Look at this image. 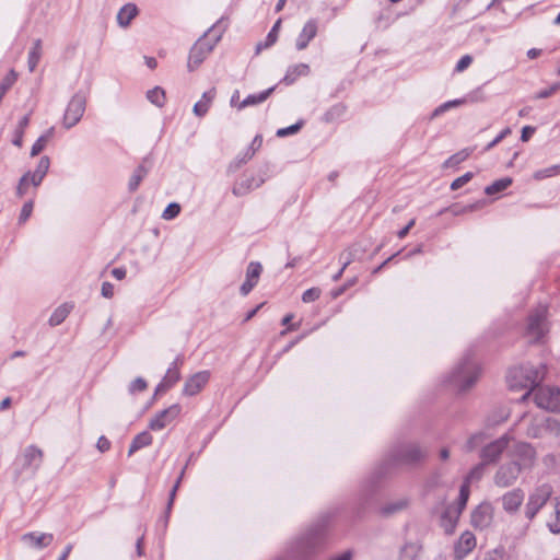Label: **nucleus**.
Here are the masks:
<instances>
[{
  "label": "nucleus",
  "mask_w": 560,
  "mask_h": 560,
  "mask_svg": "<svg viewBox=\"0 0 560 560\" xmlns=\"http://www.w3.org/2000/svg\"><path fill=\"white\" fill-rule=\"evenodd\" d=\"M225 30L226 26L222 24V20H219L196 40L188 55L187 69L189 72L198 69L208 58L217 44L221 40Z\"/></svg>",
  "instance_id": "nucleus-1"
},
{
  "label": "nucleus",
  "mask_w": 560,
  "mask_h": 560,
  "mask_svg": "<svg viewBox=\"0 0 560 560\" xmlns=\"http://www.w3.org/2000/svg\"><path fill=\"white\" fill-rule=\"evenodd\" d=\"M546 366L540 364L535 366L533 364H520L509 370L506 382L511 389L520 390L526 389V393L521 397L520 401H524L530 395L532 390L545 377Z\"/></svg>",
  "instance_id": "nucleus-2"
},
{
  "label": "nucleus",
  "mask_w": 560,
  "mask_h": 560,
  "mask_svg": "<svg viewBox=\"0 0 560 560\" xmlns=\"http://www.w3.org/2000/svg\"><path fill=\"white\" fill-rule=\"evenodd\" d=\"M480 374V365L468 355L463 358L453 370L443 377V383L458 393H464L476 384Z\"/></svg>",
  "instance_id": "nucleus-3"
},
{
  "label": "nucleus",
  "mask_w": 560,
  "mask_h": 560,
  "mask_svg": "<svg viewBox=\"0 0 560 560\" xmlns=\"http://www.w3.org/2000/svg\"><path fill=\"white\" fill-rule=\"evenodd\" d=\"M520 422L526 423L524 433L527 438L542 440L550 445L560 443V422L557 419L524 413Z\"/></svg>",
  "instance_id": "nucleus-4"
},
{
  "label": "nucleus",
  "mask_w": 560,
  "mask_h": 560,
  "mask_svg": "<svg viewBox=\"0 0 560 560\" xmlns=\"http://www.w3.org/2000/svg\"><path fill=\"white\" fill-rule=\"evenodd\" d=\"M549 331L548 307L539 305L528 316L526 335L532 342L540 341Z\"/></svg>",
  "instance_id": "nucleus-5"
},
{
  "label": "nucleus",
  "mask_w": 560,
  "mask_h": 560,
  "mask_svg": "<svg viewBox=\"0 0 560 560\" xmlns=\"http://www.w3.org/2000/svg\"><path fill=\"white\" fill-rule=\"evenodd\" d=\"M88 93L85 91L75 92L69 100L63 117L62 125L66 129L74 127L83 117L86 109Z\"/></svg>",
  "instance_id": "nucleus-6"
},
{
  "label": "nucleus",
  "mask_w": 560,
  "mask_h": 560,
  "mask_svg": "<svg viewBox=\"0 0 560 560\" xmlns=\"http://www.w3.org/2000/svg\"><path fill=\"white\" fill-rule=\"evenodd\" d=\"M552 494V487L548 483L536 487L528 495L525 505V515L528 520H533L541 508L548 502Z\"/></svg>",
  "instance_id": "nucleus-7"
},
{
  "label": "nucleus",
  "mask_w": 560,
  "mask_h": 560,
  "mask_svg": "<svg viewBox=\"0 0 560 560\" xmlns=\"http://www.w3.org/2000/svg\"><path fill=\"white\" fill-rule=\"evenodd\" d=\"M427 452L416 443L401 444L394 448L392 458L397 464L412 465L422 460Z\"/></svg>",
  "instance_id": "nucleus-8"
},
{
  "label": "nucleus",
  "mask_w": 560,
  "mask_h": 560,
  "mask_svg": "<svg viewBox=\"0 0 560 560\" xmlns=\"http://www.w3.org/2000/svg\"><path fill=\"white\" fill-rule=\"evenodd\" d=\"M534 400L537 407L559 412L560 411V388L551 386L538 387L534 392Z\"/></svg>",
  "instance_id": "nucleus-9"
},
{
  "label": "nucleus",
  "mask_w": 560,
  "mask_h": 560,
  "mask_svg": "<svg viewBox=\"0 0 560 560\" xmlns=\"http://www.w3.org/2000/svg\"><path fill=\"white\" fill-rule=\"evenodd\" d=\"M522 474V466L517 462H508L498 467L493 475V483L499 488H509L516 483Z\"/></svg>",
  "instance_id": "nucleus-10"
},
{
  "label": "nucleus",
  "mask_w": 560,
  "mask_h": 560,
  "mask_svg": "<svg viewBox=\"0 0 560 560\" xmlns=\"http://www.w3.org/2000/svg\"><path fill=\"white\" fill-rule=\"evenodd\" d=\"M511 455L513 457L512 462H517L518 465L522 466V471L532 469L536 464V450L529 443H515L511 452Z\"/></svg>",
  "instance_id": "nucleus-11"
},
{
  "label": "nucleus",
  "mask_w": 560,
  "mask_h": 560,
  "mask_svg": "<svg viewBox=\"0 0 560 560\" xmlns=\"http://www.w3.org/2000/svg\"><path fill=\"white\" fill-rule=\"evenodd\" d=\"M510 442L511 436L509 434H503L499 439L482 446L480 450V458L482 459V463L487 465L497 462L509 446Z\"/></svg>",
  "instance_id": "nucleus-12"
},
{
  "label": "nucleus",
  "mask_w": 560,
  "mask_h": 560,
  "mask_svg": "<svg viewBox=\"0 0 560 560\" xmlns=\"http://www.w3.org/2000/svg\"><path fill=\"white\" fill-rule=\"evenodd\" d=\"M180 411L182 407L178 404H173L170 407L159 411L149 421V429L152 431L163 430L179 416Z\"/></svg>",
  "instance_id": "nucleus-13"
},
{
  "label": "nucleus",
  "mask_w": 560,
  "mask_h": 560,
  "mask_svg": "<svg viewBox=\"0 0 560 560\" xmlns=\"http://www.w3.org/2000/svg\"><path fill=\"white\" fill-rule=\"evenodd\" d=\"M493 521V508L490 503H480L471 513L470 523L477 529L488 528Z\"/></svg>",
  "instance_id": "nucleus-14"
},
{
  "label": "nucleus",
  "mask_w": 560,
  "mask_h": 560,
  "mask_svg": "<svg viewBox=\"0 0 560 560\" xmlns=\"http://www.w3.org/2000/svg\"><path fill=\"white\" fill-rule=\"evenodd\" d=\"M210 380L209 371H199L188 377L183 386V395L195 396L208 384Z\"/></svg>",
  "instance_id": "nucleus-15"
},
{
  "label": "nucleus",
  "mask_w": 560,
  "mask_h": 560,
  "mask_svg": "<svg viewBox=\"0 0 560 560\" xmlns=\"http://www.w3.org/2000/svg\"><path fill=\"white\" fill-rule=\"evenodd\" d=\"M476 545L475 535L469 530H465L454 544V559L463 560L475 549Z\"/></svg>",
  "instance_id": "nucleus-16"
},
{
  "label": "nucleus",
  "mask_w": 560,
  "mask_h": 560,
  "mask_svg": "<svg viewBox=\"0 0 560 560\" xmlns=\"http://www.w3.org/2000/svg\"><path fill=\"white\" fill-rule=\"evenodd\" d=\"M318 32L317 21L314 19L308 20L295 39V48L301 51L304 50L312 39L315 38Z\"/></svg>",
  "instance_id": "nucleus-17"
},
{
  "label": "nucleus",
  "mask_w": 560,
  "mask_h": 560,
  "mask_svg": "<svg viewBox=\"0 0 560 560\" xmlns=\"http://www.w3.org/2000/svg\"><path fill=\"white\" fill-rule=\"evenodd\" d=\"M524 501V491L515 488L501 497L502 508L506 513H516Z\"/></svg>",
  "instance_id": "nucleus-18"
},
{
  "label": "nucleus",
  "mask_w": 560,
  "mask_h": 560,
  "mask_svg": "<svg viewBox=\"0 0 560 560\" xmlns=\"http://www.w3.org/2000/svg\"><path fill=\"white\" fill-rule=\"evenodd\" d=\"M463 511L456 508L454 504L448 505L443 514L441 515V527L444 529L445 534L452 535L457 526L459 516Z\"/></svg>",
  "instance_id": "nucleus-19"
},
{
  "label": "nucleus",
  "mask_w": 560,
  "mask_h": 560,
  "mask_svg": "<svg viewBox=\"0 0 560 560\" xmlns=\"http://www.w3.org/2000/svg\"><path fill=\"white\" fill-rule=\"evenodd\" d=\"M139 14V9L136 3H125L117 12L116 22L120 28H128L133 19Z\"/></svg>",
  "instance_id": "nucleus-20"
},
{
  "label": "nucleus",
  "mask_w": 560,
  "mask_h": 560,
  "mask_svg": "<svg viewBox=\"0 0 560 560\" xmlns=\"http://www.w3.org/2000/svg\"><path fill=\"white\" fill-rule=\"evenodd\" d=\"M217 90L215 88H211L208 91L203 92L201 98L195 103L192 107V113L197 117H203L208 113L209 108L213 100L215 98Z\"/></svg>",
  "instance_id": "nucleus-21"
},
{
  "label": "nucleus",
  "mask_w": 560,
  "mask_h": 560,
  "mask_svg": "<svg viewBox=\"0 0 560 560\" xmlns=\"http://www.w3.org/2000/svg\"><path fill=\"white\" fill-rule=\"evenodd\" d=\"M310 73L307 63H295L287 69L282 82L287 85L294 83L300 77H306Z\"/></svg>",
  "instance_id": "nucleus-22"
},
{
  "label": "nucleus",
  "mask_w": 560,
  "mask_h": 560,
  "mask_svg": "<svg viewBox=\"0 0 560 560\" xmlns=\"http://www.w3.org/2000/svg\"><path fill=\"white\" fill-rule=\"evenodd\" d=\"M275 89H276V86H271V88H269L265 91H261L257 94H249L243 101L240 102L238 110H242L248 106H256V105L264 103L270 96V94L275 91Z\"/></svg>",
  "instance_id": "nucleus-23"
},
{
  "label": "nucleus",
  "mask_w": 560,
  "mask_h": 560,
  "mask_svg": "<svg viewBox=\"0 0 560 560\" xmlns=\"http://www.w3.org/2000/svg\"><path fill=\"white\" fill-rule=\"evenodd\" d=\"M33 188H35V173L27 171L19 180L16 186V196L23 198Z\"/></svg>",
  "instance_id": "nucleus-24"
},
{
  "label": "nucleus",
  "mask_w": 560,
  "mask_h": 560,
  "mask_svg": "<svg viewBox=\"0 0 560 560\" xmlns=\"http://www.w3.org/2000/svg\"><path fill=\"white\" fill-rule=\"evenodd\" d=\"M72 310H73L72 303L67 302V303L59 305L51 313L49 320H48L49 325L52 327L60 325L68 317V315L71 313Z\"/></svg>",
  "instance_id": "nucleus-25"
},
{
  "label": "nucleus",
  "mask_w": 560,
  "mask_h": 560,
  "mask_svg": "<svg viewBox=\"0 0 560 560\" xmlns=\"http://www.w3.org/2000/svg\"><path fill=\"white\" fill-rule=\"evenodd\" d=\"M409 504L408 499L399 498L381 506L380 512L384 516H389L405 510Z\"/></svg>",
  "instance_id": "nucleus-26"
},
{
  "label": "nucleus",
  "mask_w": 560,
  "mask_h": 560,
  "mask_svg": "<svg viewBox=\"0 0 560 560\" xmlns=\"http://www.w3.org/2000/svg\"><path fill=\"white\" fill-rule=\"evenodd\" d=\"M152 441H153V438L148 431L140 432L131 441V444L128 450V455L130 456L135 452L139 451L140 448L149 446L152 443Z\"/></svg>",
  "instance_id": "nucleus-27"
},
{
  "label": "nucleus",
  "mask_w": 560,
  "mask_h": 560,
  "mask_svg": "<svg viewBox=\"0 0 560 560\" xmlns=\"http://www.w3.org/2000/svg\"><path fill=\"white\" fill-rule=\"evenodd\" d=\"M471 153H472L471 148H465V149L454 153L453 155H451L447 160H445L443 163V167L448 168V167L457 166L458 164L466 161L470 156Z\"/></svg>",
  "instance_id": "nucleus-28"
},
{
  "label": "nucleus",
  "mask_w": 560,
  "mask_h": 560,
  "mask_svg": "<svg viewBox=\"0 0 560 560\" xmlns=\"http://www.w3.org/2000/svg\"><path fill=\"white\" fill-rule=\"evenodd\" d=\"M512 183L513 179L511 177L500 178L498 180H494L491 185L486 186L485 194L488 196H493L509 188L512 185Z\"/></svg>",
  "instance_id": "nucleus-29"
},
{
  "label": "nucleus",
  "mask_w": 560,
  "mask_h": 560,
  "mask_svg": "<svg viewBox=\"0 0 560 560\" xmlns=\"http://www.w3.org/2000/svg\"><path fill=\"white\" fill-rule=\"evenodd\" d=\"M259 183L254 184V178H246L236 183L232 188V192L236 197H242L248 194L252 189L259 187Z\"/></svg>",
  "instance_id": "nucleus-30"
},
{
  "label": "nucleus",
  "mask_w": 560,
  "mask_h": 560,
  "mask_svg": "<svg viewBox=\"0 0 560 560\" xmlns=\"http://www.w3.org/2000/svg\"><path fill=\"white\" fill-rule=\"evenodd\" d=\"M148 170L143 165H139L131 174L128 182L129 191L133 192L138 189L142 179L147 176Z\"/></svg>",
  "instance_id": "nucleus-31"
},
{
  "label": "nucleus",
  "mask_w": 560,
  "mask_h": 560,
  "mask_svg": "<svg viewBox=\"0 0 560 560\" xmlns=\"http://www.w3.org/2000/svg\"><path fill=\"white\" fill-rule=\"evenodd\" d=\"M486 439L483 432H476L468 438L463 448L467 453L474 452L485 443Z\"/></svg>",
  "instance_id": "nucleus-32"
},
{
  "label": "nucleus",
  "mask_w": 560,
  "mask_h": 560,
  "mask_svg": "<svg viewBox=\"0 0 560 560\" xmlns=\"http://www.w3.org/2000/svg\"><path fill=\"white\" fill-rule=\"evenodd\" d=\"M147 98L153 105L163 107L165 104V91L160 86H154L147 92Z\"/></svg>",
  "instance_id": "nucleus-33"
},
{
  "label": "nucleus",
  "mask_w": 560,
  "mask_h": 560,
  "mask_svg": "<svg viewBox=\"0 0 560 560\" xmlns=\"http://www.w3.org/2000/svg\"><path fill=\"white\" fill-rule=\"evenodd\" d=\"M180 378V371L178 368V359L174 360L168 366L163 381L172 387Z\"/></svg>",
  "instance_id": "nucleus-34"
},
{
  "label": "nucleus",
  "mask_w": 560,
  "mask_h": 560,
  "mask_svg": "<svg viewBox=\"0 0 560 560\" xmlns=\"http://www.w3.org/2000/svg\"><path fill=\"white\" fill-rule=\"evenodd\" d=\"M547 526L552 534H560V497L556 498L553 514Z\"/></svg>",
  "instance_id": "nucleus-35"
},
{
  "label": "nucleus",
  "mask_w": 560,
  "mask_h": 560,
  "mask_svg": "<svg viewBox=\"0 0 560 560\" xmlns=\"http://www.w3.org/2000/svg\"><path fill=\"white\" fill-rule=\"evenodd\" d=\"M262 271V266L259 261H250L246 269L245 280L253 282L254 284L258 283L259 277Z\"/></svg>",
  "instance_id": "nucleus-36"
},
{
  "label": "nucleus",
  "mask_w": 560,
  "mask_h": 560,
  "mask_svg": "<svg viewBox=\"0 0 560 560\" xmlns=\"http://www.w3.org/2000/svg\"><path fill=\"white\" fill-rule=\"evenodd\" d=\"M280 24H281V20L279 19L275 23V25L271 27V30L269 31L265 42L264 43H259L257 45V51L261 50L262 48H268V47H270L271 45H273L277 42Z\"/></svg>",
  "instance_id": "nucleus-37"
},
{
  "label": "nucleus",
  "mask_w": 560,
  "mask_h": 560,
  "mask_svg": "<svg viewBox=\"0 0 560 560\" xmlns=\"http://www.w3.org/2000/svg\"><path fill=\"white\" fill-rule=\"evenodd\" d=\"M464 103H465V100H463V98H456V100L447 101V102L441 104L440 106H438L433 110V113L431 115V118L433 119V118L442 115L443 113L450 110L451 108L460 106Z\"/></svg>",
  "instance_id": "nucleus-38"
},
{
  "label": "nucleus",
  "mask_w": 560,
  "mask_h": 560,
  "mask_svg": "<svg viewBox=\"0 0 560 560\" xmlns=\"http://www.w3.org/2000/svg\"><path fill=\"white\" fill-rule=\"evenodd\" d=\"M485 469L486 464L482 462L479 463L478 465L470 469L464 481L470 485L474 481L480 480L485 474Z\"/></svg>",
  "instance_id": "nucleus-39"
},
{
  "label": "nucleus",
  "mask_w": 560,
  "mask_h": 560,
  "mask_svg": "<svg viewBox=\"0 0 560 560\" xmlns=\"http://www.w3.org/2000/svg\"><path fill=\"white\" fill-rule=\"evenodd\" d=\"M33 210H34L33 200H27L26 202H24V205L20 211L19 218H18V225L21 226V225L25 224L26 221L31 218Z\"/></svg>",
  "instance_id": "nucleus-40"
},
{
  "label": "nucleus",
  "mask_w": 560,
  "mask_h": 560,
  "mask_svg": "<svg viewBox=\"0 0 560 560\" xmlns=\"http://www.w3.org/2000/svg\"><path fill=\"white\" fill-rule=\"evenodd\" d=\"M559 173H560V164L559 165H553V166H550V167H547V168H544V170H539V171L534 173L533 177L536 180H540V179H544V178H548V177L555 176V175H557Z\"/></svg>",
  "instance_id": "nucleus-41"
},
{
  "label": "nucleus",
  "mask_w": 560,
  "mask_h": 560,
  "mask_svg": "<svg viewBox=\"0 0 560 560\" xmlns=\"http://www.w3.org/2000/svg\"><path fill=\"white\" fill-rule=\"evenodd\" d=\"M469 494H470L469 483L464 481L459 489L458 501L455 506L460 509V511H463L467 504Z\"/></svg>",
  "instance_id": "nucleus-42"
},
{
  "label": "nucleus",
  "mask_w": 560,
  "mask_h": 560,
  "mask_svg": "<svg viewBox=\"0 0 560 560\" xmlns=\"http://www.w3.org/2000/svg\"><path fill=\"white\" fill-rule=\"evenodd\" d=\"M180 212V206L177 202H171L162 212V219L170 221L175 219Z\"/></svg>",
  "instance_id": "nucleus-43"
},
{
  "label": "nucleus",
  "mask_w": 560,
  "mask_h": 560,
  "mask_svg": "<svg viewBox=\"0 0 560 560\" xmlns=\"http://www.w3.org/2000/svg\"><path fill=\"white\" fill-rule=\"evenodd\" d=\"M50 166V160L47 155H44L37 162V185L42 178L46 175Z\"/></svg>",
  "instance_id": "nucleus-44"
},
{
  "label": "nucleus",
  "mask_w": 560,
  "mask_h": 560,
  "mask_svg": "<svg viewBox=\"0 0 560 560\" xmlns=\"http://www.w3.org/2000/svg\"><path fill=\"white\" fill-rule=\"evenodd\" d=\"M346 113V106L343 104H337L332 106L327 113H326V120L331 121L334 119L340 118Z\"/></svg>",
  "instance_id": "nucleus-45"
},
{
  "label": "nucleus",
  "mask_w": 560,
  "mask_h": 560,
  "mask_svg": "<svg viewBox=\"0 0 560 560\" xmlns=\"http://www.w3.org/2000/svg\"><path fill=\"white\" fill-rule=\"evenodd\" d=\"M147 382L144 378L142 377H137L135 378L130 384H129V387H128V390L131 395L133 394H137V393H140V392H143L147 389Z\"/></svg>",
  "instance_id": "nucleus-46"
},
{
  "label": "nucleus",
  "mask_w": 560,
  "mask_h": 560,
  "mask_svg": "<svg viewBox=\"0 0 560 560\" xmlns=\"http://www.w3.org/2000/svg\"><path fill=\"white\" fill-rule=\"evenodd\" d=\"M303 122L299 121L296 124H293L289 127L280 128L277 130L276 135L279 138H283L290 135L296 133L302 128Z\"/></svg>",
  "instance_id": "nucleus-47"
},
{
  "label": "nucleus",
  "mask_w": 560,
  "mask_h": 560,
  "mask_svg": "<svg viewBox=\"0 0 560 560\" xmlns=\"http://www.w3.org/2000/svg\"><path fill=\"white\" fill-rule=\"evenodd\" d=\"M184 472H185V469L182 470L179 477L177 478L175 485L173 486L172 490L170 491V495H168V501H167V514H171V511H172V506H173V503H174V500H175V497H176V492L178 490V487L180 485V481L183 479V476H184Z\"/></svg>",
  "instance_id": "nucleus-48"
},
{
  "label": "nucleus",
  "mask_w": 560,
  "mask_h": 560,
  "mask_svg": "<svg viewBox=\"0 0 560 560\" xmlns=\"http://www.w3.org/2000/svg\"><path fill=\"white\" fill-rule=\"evenodd\" d=\"M474 177V173L471 172H467L465 173L464 175L457 177L456 179H454L451 184V189L452 190H457L459 189L460 187H463L465 184H467L468 182H470Z\"/></svg>",
  "instance_id": "nucleus-49"
},
{
  "label": "nucleus",
  "mask_w": 560,
  "mask_h": 560,
  "mask_svg": "<svg viewBox=\"0 0 560 560\" xmlns=\"http://www.w3.org/2000/svg\"><path fill=\"white\" fill-rule=\"evenodd\" d=\"M320 290L318 288H311L303 292L302 301L304 303H311L319 299Z\"/></svg>",
  "instance_id": "nucleus-50"
},
{
  "label": "nucleus",
  "mask_w": 560,
  "mask_h": 560,
  "mask_svg": "<svg viewBox=\"0 0 560 560\" xmlns=\"http://www.w3.org/2000/svg\"><path fill=\"white\" fill-rule=\"evenodd\" d=\"M482 560H504V550L502 548H495L485 553Z\"/></svg>",
  "instance_id": "nucleus-51"
},
{
  "label": "nucleus",
  "mask_w": 560,
  "mask_h": 560,
  "mask_svg": "<svg viewBox=\"0 0 560 560\" xmlns=\"http://www.w3.org/2000/svg\"><path fill=\"white\" fill-rule=\"evenodd\" d=\"M511 133V129L509 127L504 128L491 142H489L485 151L491 150L493 147H495L499 142H501L508 135Z\"/></svg>",
  "instance_id": "nucleus-52"
},
{
  "label": "nucleus",
  "mask_w": 560,
  "mask_h": 560,
  "mask_svg": "<svg viewBox=\"0 0 560 560\" xmlns=\"http://www.w3.org/2000/svg\"><path fill=\"white\" fill-rule=\"evenodd\" d=\"M52 135L54 128L50 127L45 135L37 137V153L45 148V145L47 144L48 140L52 137Z\"/></svg>",
  "instance_id": "nucleus-53"
},
{
  "label": "nucleus",
  "mask_w": 560,
  "mask_h": 560,
  "mask_svg": "<svg viewBox=\"0 0 560 560\" xmlns=\"http://www.w3.org/2000/svg\"><path fill=\"white\" fill-rule=\"evenodd\" d=\"M472 58L470 55H464L456 63L455 71L462 72L470 66Z\"/></svg>",
  "instance_id": "nucleus-54"
},
{
  "label": "nucleus",
  "mask_w": 560,
  "mask_h": 560,
  "mask_svg": "<svg viewBox=\"0 0 560 560\" xmlns=\"http://www.w3.org/2000/svg\"><path fill=\"white\" fill-rule=\"evenodd\" d=\"M559 86H560L559 83H555L550 88L539 91L535 95V98H537V100L547 98V97L551 96L559 89Z\"/></svg>",
  "instance_id": "nucleus-55"
},
{
  "label": "nucleus",
  "mask_w": 560,
  "mask_h": 560,
  "mask_svg": "<svg viewBox=\"0 0 560 560\" xmlns=\"http://www.w3.org/2000/svg\"><path fill=\"white\" fill-rule=\"evenodd\" d=\"M101 294L105 299H112L114 296V285L110 282H103L101 288Z\"/></svg>",
  "instance_id": "nucleus-56"
},
{
  "label": "nucleus",
  "mask_w": 560,
  "mask_h": 560,
  "mask_svg": "<svg viewBox=\"0 0 560 560\" xmlns=\"http://www.w3.org/2000/svg\"><path fill=\"white\" fill-rule=\"evenodd\" d=\"M96 447L100 452L104 453L110 448V442L108 439L102 435L97 440Z\"/></svg>",
  "instance_id": "nucleus-57"
},
{
  "label": "nucleus",
  "mask_w": 560,
  "mask_h": 560,
  "mask_svg": "<svg viewBox=\"0 0 560 560\" xmlns=\"http://www.w3.org/2000/svg\"><path fill=\"white\" fill-rule=\"evenodd\" d=\"M536 131V128L533 126H525L522 129L521 140L526 142L529 140L532 135Z\"/></svg>",
  "instance_id": "nucleus-58"
},
{
  "label": "nucleus",
  "mask_w": 560,
  "mask_h": 560,
  "mask_svg": "<svg viewBox=\"0 0 560 560\" xmlns=\"http://www.w3.org/2000/svg\"><path fill=\"white\" fill-rule=\"evenodd\" d=\"M52 541V535L42 534L37 536V547L48 546Z\"/></svg>",
  "instance_id": "nucleus-59"
},
{
  "label": "nucleus",
  "mask_w": 560,
  "mask_h": 560,
  "mask_svg": "<svg viewBox=\"0 0 560 560\" xmlns=\"http://www.w3.org/2000/svg\"><path fill=\"white\" fill-rule=\"evenodd\" d=\"M34 457H35V448H34L33 445H31V446H28L26 448V452L24 454V462H25V464L31 465L33 459H34Z\"/></svg>",
  "instance_id": "nucleus-60"
},
{
  "label": "nucleus",
  "mask_w": 560,
  "mask_h": 560,
  "mask_svg": "<svg viewBox=\"0 0 560 560\" xmlns=\"http://www.w3.org/2000/svg\"><path fill=\"white\" fill-rule=\"evenodd\" d=\"M256 287V284H254L253 282H249V281H244L243 284L241 285L240 288V292L242 295H247L254 288Z\"/></svg>",
  "instance_id": "nucleus-61"
},
{
  "label": "nucleus",
  "mask_w": 560,
  "mask_h": 560,
  "mask_svg": "<svg viewBox=\"0 0 560 560\" xmlns=\"http://www.w3.org/2000/svg\"><path fill=\"white\" fill-rule=\"evenodd\" d=\"M415 223H416V220H415V219H411V220L407 223V225H406V226H404L401 230H399V231H398L397 236H398L399 238H404V237L408 234V232L410 231V229L415 225Z\"/></svg>",
  "instance_id": "nucleus-62"
},
{
  "label": "nucleus",
  "mask_w": 560,
  "mask_h": 560,
  "mask_svg": "<svg viewBox=\"0 0 560 560\" xmlns=\"http://www.w3.org/2000/svg\"><path fill=\"white\" fill-rule=\"evenodd\" d=\"M112 275L115 279L122 280V279H125L127 271L124 267H118V268H114L112 270Z\"/></svg>",
  "instance_id": "nucleus-63"
},
{
  "label": "nucleus",
  "mask_w": 560,
  "mask_h": 560,
  "mask_svg": "<svg viewBox=\"0 0 560 560\" xmlns=\"http://www.w3.org/2000/svg\"><path fill=\"white\" fill-rule=\"evenodd\" d=\"M352 559V552L347 550L334 558H331L330 560H351Z\"/></svg>",
  "instance_id": "nucleus-64"
}]
</instances>
